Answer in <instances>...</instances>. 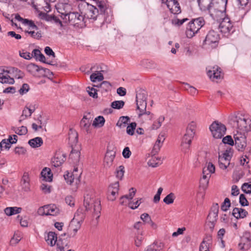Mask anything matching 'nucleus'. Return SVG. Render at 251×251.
I'll return each instance as SVG.
<instances>
[{
    "instance_id": "1",
    "label": "nucleus",
    "mask_w": 251,
    "mask_h": 251,
    "mask_svg": "<svg viewBox=\"0 0 251 251\" xmlns=\"http://www.w3.org/2000/svg\"><path fill=\"white\" fill-rule=\"evenodd\" d=\"M79 12L83 16L86 23L87 20L96 22L98 27H101L105 23H109L112 19L111 16L105 18L103 14H99V10L96 6L83 1L78 6Z\"/></svg>"
},
{
    "instance_id": "2",
    "label": "nucleus",
    "mask_w": 251,
    "mask_h": 251,
    "mask_svg": "<svg viewBox=\"0 0 251 251\" xmlns=\"http://www.w3.org/2000/svg\"><path fill=\"white\" fill-rule=\"evenodd\" d=\"M84 206L85 208L84 210L82 207L79 208L75 213L74 218L72 220V223L75 222V220L78 224L83 222L85 218V211L91 210L93 208V212L97 216L96 219L100 217L99 215L101 210L100 202L98 199L94 200L88 195L84 197Z\"/></svg>"
},
{
    "instance_id": "3",
    "label": "nucleus",
    "mask_w": 251,
    "mask_h": 251,
    "mask_svg": "<svg viewBox=\"0 0 251 251\" xmlns=\"http://www.w3.org/2000/svg\"><path fill=\"white\" fill-rule=\"evenodd\" d=\"M227 2V0H211L208 6L210 15L213 19L220 21L225 16Z\"/></svg>"
},
{
    "instance_id": "4",
    "label": "nucleus",
    "mask_w": 251,
    "mask_h": 251,
    "mask_svg": "<svg viewBox=\"0 0 251 251\" xmlns=\"http://www.w3.org/2000/svg\"><path fill=\"white\" fill-rule=\"evenodd\" d=\"M61 17L64 22L68 23L72 25L77 27H83L86 26V22L81 12H67L59 11Z\"/></svg>"
},
{
    "instance_id": "5",
    "label": "nucleus",
    "mask_w": 251,
    "mask_h": 251,
    "mask_svg": "<svg viewBox=\"0 0 251 251\" xmlns=\"http://www.w3.org/2000/svg\"><path fill=\"white\" fill-rule=\"evenodd\" d=\"M205 22L202 17L192 19L189 23L186 31V35L189 38L193 37L195 34L205 25Z\"/></svg>"
},
{
    "instance_id": "6",
    "label": "nucleus",
    "mask_w": 251,
    "mask_h": 251,
    "mask_svg": "<svg viewBox=\"0 0 251 251\" xmlns=\"http://www.w3.org/2000/svg\"><path fill=\"white\" fill-rule=\"evenodd\" d=\"M219 208V206L218 203L214 204L212 206L207 217L206 227L207 228H208L211 232H213L217 222Z\"/></svg>"
},
{
    "instance_id": "7",
    "label": "nucleus",
    "mask_w": 251,
    "mask_h": 251,
    "mask_svg": "<svg viewBox=\"0 0 251 251\" xmlns=\"http://www.w3.org/2000/svg\"><path fill=\"white\" fill-rule=\"evenodd\" d=\"M209 129L215 138L221 139L226 134V126L218 121H214L210 126Z\"/></svg>"
},
{
    "instance_id": "8",
    "label": "nucleus",
    "mask_w": 251,
    "mask_h": 251,
    "mask_svg": "<svg viewBox=\"0 0 251 251\" xmlns=\"http://www.w3.org/2000/svg\"><path fill=\"white\" fill-rule=\"evenodd\" d=\"M220 40V35L215 30L211 29L207 34L203 44L208 45L212 48H215L218 46Z\"/></svg>"
},
{
    "instance_id": "9",
    "label": "nucleus",
    "mask_w": 251,
    "mask_h": 251,
    "mask_svg": "<svg viewBox=\"0 0 251 251\" xmlns=\"http://www.w3.org/2000/svg\"><path fill=\"white\" fill-rule=\"evenodd\" d=\"M223 20L219 25V28L222 33L224 34L228 33L230 34L235 31L233 24L231 23L229 19L227 17H223Z\"/></svg>"
},
{
    "instance_id": "10",
    "label": "nucleus",
    "mask_w": 251,
    "mask_h": 251,
    "mask_svg": "<svg viewBox=\"0 0 251 251\" xmlns=\"http://www.w3.org/2000/svg\"><path fill=\"white\" fill-rule=\"evenodd\" d=\"M234 135L235 145L239 151H243L247 146L246 137L244 133L239 132Z\"/></svg>"
},
{
    "instance_id": "11",
    "label": "nucleus",
    "mask_w": 251,
    "mask_h": 251,
    "mask_svg": "<svg viewBox=\"0 0 251 251\" xmlns=\"http://www.w3.org/2000/svg\"><path fill=\"white\" fill-rule=\"evenodd\" d=\"M206 70H207V75L212 81H215L223 77L221 75V69L217 66L212 67H208L206 68Z\"/></svg>"
},
{
    "instance_id": "12",
    "label": "nucleus",
    "mask_w": 251,
    "mask_h": 251,
    "mask_svg": "<svg viewBox=\"0 0 251 251\" xmlns=\"http://www.w3.org/2000/svg\"><path fill=\"white\" fill-rule=\"evenodd\" d=\"M235 122L237 125V128L239 132L244 133L248 131H251V124L249 127L247 126L245 118L236 117L235 118Z\"/></svg>"
},
{
    "instance_id": "13",
    "label": "nucleus",
    "mask_w": 251,
    "mask_h": 251,
    "mask_svg": "<svg viewBox=\"0 0 251 251\" xmlns=\"http://www.w3.org/2000/svg\"><path fill=\"white\" fill-rule=\"evenodd\" d=\"M166 4L172 13L178 14L181 12L180 7L177 0H166Z\"/></svg>"
},
{
    "instance_id": "14",
    "label": "nucleus",
    "mask_w": 251,
    "mask_h": 251,
    "mask_svg": "<svg viewBox=\"0 0 251 251\" xmlns=\"http://www.w3.org/2000/svg\"><path fill=\"white\" fill-rule=\"evenodd\" d=\"M194 136V135H191V133L187 132H186V133L184 135L181 142V146L182 147L184 152H186L187 150H189Z\"/></svg>"
},
{
    "instance_id": "15",
    "label": "nucleus",
    "mask_w": 251,
    "mask_h": 251,
    "mask_svg": "<svg viewBox=\"0 0 251 251\" xmlns=\"http://www.w3.org/2000/svg\"><path fill=\"white\" fill-rule=\"evenodd\" d=\"M115 156V151H107L104 158V167L109 168L112 165Z\"/></svg>"
},
{
    "instance_id": "16",
    "label": "nucleus",
    "mask_w": 251,
    "mask_h": 251,
    "mask_svg": "<svg viewBox=\"0 0 251 251\" xmlns=\"http://www.w3.org/2000/svg\"><path fill=\"white\" fill-rule=\"evenodd\" d=\"M30 179L27 172H24L21 180V185L22 189L27 192L30 190Z\"/></svg>"
},
{
    "instance_id": "17",
    "label": "nucleus",
    "mask_w": 251,
    "mask_h": 251,
    "mask_svg": "<svg viewBox=\"0 0 251 251\" xmlns=\"http://www.w3.org/2000/svg\"><path fill=\"white\" fill-rule=\"evenodd\" d=\"M96 7L98 8L99 14H103L105 18H107L108 16H111L108 14V9L104 1L98 0L96 1Z\"/></svg>"
},
{
    "instance_id": "18",
    "label": "nucleus",
    "mask_w": 251,
    "mask_h": 251,
    "mask_svg": "<svg viewBox=\"0 0 251 251\" xmlns=\"http://www.w3.org/2000/svg\"><path fill=\"white\" fill-rule=\"evenodd\" d=\"M91 122V121L90 120V118H88L86 116L84 115L80 122V126L81 128L85 130L88 133L91 132L90 128Z\"/></svg>"
},
{
    "instance_id": "19",
    "label": "nucleus",
    "mask_w": 251,
    "mask_h": 251,
    "mask_svg": "<svg viewBox=\"0 0 251 251\" xmlns=\"http://www.w3.org/2000/svg\"><path fill=\"white\" fill-rule=\"evenodd\" d=\"M248 212L244 209L235 207L233 209L232 215L237 219L244 218L247 216Z\"/></svg>"
},
{
    "instance_id": "20",
    "label": "nucleus",
    "mask_w": 251,
    "mask_h": 251,
    "mask_svg": "<svg viewBox=\"0 0 251 251\" xmlns=\"http://www.w3.org/2000/svg\"><path fill=\"white\" fill-rule=\"evenodd\" d=\"M66 159V155L64 154H56L52 159V166L57 167L61 165Z\"/></svg>"
},
{
    "instance_id": "21",
    "label": "nucleus",
    "mask_w": 251,
    "mask_h": 251,
    "mask_svg": "<svg viewBox=\"0 0 251 251\" xmlns=\"http://www.w3.org/2000/svg\"><path fill=\"white\" fill-rule=\"evenodd\" d=\"M45 208H46L47 216H56L60 212L59 209L55 204H50L45 205Z\"/></svg>"
},
{
    "instance_id": "22",
    "label": "nucleus",
    "mask_w": 251,
    "mask_h": 251,
    "mask_svg": "<svg viewBox=\"0 0 251 251\" xmlns=\"http://www.w3.org/2000/svg\"><path fill=\"white\" fill-rule=\"evenodd\" d=\"M45 239L47 243L51 246H53L56 244L58 239L57 234L54 232L50 231L45 237Z\"/></svg>"
},
{
    "instance_id": "23",
    "label": "nucleus",
    "mask_w": 251,
    "mask_h": 251,
    "mask_svg": "<svg viewBox=\"0 0 251 251\" xmlns=\"http://www.w3.org/2000/svg\"><path fill=\"white\" fill-rule=\"evenodd\" d=\"M1 71L2 72H1V75H2L1 76V83L14 84L15 82L14 78L7 74L9 73V71H5L4 69Z\"/></svg>"
},
{
    "instance_id": "24",
    "label": "nucleus",
    "mask_w": 251,
    "mask_h": 251,
    "mask_svg": "<svg viewBox=\"0 0 251 251\" xmlns=\"http://www.w3.org/2000/svg\"><path fill=\"white\" fill-rule=\"evenodd\" d=\"M68 140L69 144L73 147L78 142V134L75 131L72 129L69 132Z\"/></svg>"
},
{
    "instance_id": "25",
    "label": "nucleus",
    "mask_w": 251,
    "mask_h": 251,
    "mask_svg": "<svg viewBox=\"0 0 251 251\" xmlns=\"http://www.w3.org/2000/svg\"><path fill=\"white\" fill-rule=\"evenodd\" d=\"M28 144L33 148H36L41 147L43 141L41 137H37L28 141Z\"/></svg>"
},
{
    "instance_id": "26",
    "label": "nucleus",
    "mask_w": 251,
    "mask_h": 251,
    "mask_svg": "<svg viewBox=\"0 0 251 251\" xmlns=\"http://www.w3.org/2000/svg\"><path fill=\"white\" fill-rule=\"evenodd\" d=\"M41 175L46 181L51 182L52 180V174L51 170L49 168H45L43 169L41 173Z\"/></svg>"
},
{
    "instance_id": "27",
    "label": "nucleus",
    "mask_w": 251,
    "mask_h": 251,
    "mask_svg": "<svg viewBox=\"0 0 251 251\" xmlns=\"http://www.w3.org/2000/svg\"><path fill=\"white\" fill-rule=\"evenodd\" d=\"M73 224L71 222L68 228V237L69 238L74 237L80 226V224H78L77 227H74Z\"/></svg>"
},
{
    "instance_id": "28",
    "label": "nucleus",
    "mask_w": 251,
    "mask_h": 251,
    "mask_svg": "<svg viewBox=\"0 0 251 251\" xmlns=\"http://www.w3.org/2000/svg\"><path fill=\"white\" fill-rule=\"evenodd\" d=\"M22 211V208L17 207H8L4 209V213L6 215L11 216L15 214H18Z\"/></svg>"
},
{
    "instance_id": "29",
    "label": "nucleus",
    "mask_w": 251,
    "mask_h": 251,
    "mask_svg": "<svg viewBox=\"0 0 251 251\" xmlns=\"http://www.w3.org/2000/svg\"><path fill=\"white\" fill-rule=\"evenodd\" d=\"M230 161L228 159L222 157V155H219L218 163L219 167L221 169L223 170L226 169L230 164Z\"/></svg>"
},
{
    "instance_id": "30",
    "label": "nucleus",
    "mask_w": 251,
    "mask_h": 251,
    "mask_svg": "<svg viewBox=\"0 0 251 251\" xmlns=\"http://www.w3.org/2000/svg\"><path fill=\"white\" fill-rule=\"evenodd\" d=\"M136 102L146 101L147 93L144 90H140L136 94Z\"/></svg>"
},
{
    "instance_id": "31",
    "label": "nucleus",
    "mask_w": 251,
    "mask_h": 251,
    "mask_svg": "<svg viewBox=\"0 0 251 251\" xmlns=\"http://www.w3.org/2000/svg\"><path fill=\"white\" fill-rule=\"evenodd\" d=\"M103 72V71H101ZM97 73H94L90 75V80L93 82H96L97 81H100L104 79L103 75L101 73L100 71H97Z\"/></svg>"
},
{
    "instance_id": "32",
    "label": "nucleus",
    "mask_w": 251,
    "mask_h": 251,
    "mask_svg": "<svg viewBox=\"0 0 251 251\" xmlns=\"http://www.w3.org/2000/svg\"><path fill=\"white\" fill-rule=\"evenodd\" d=\"M11 140H12V135H9V138L7 139L2 140L1 141V151L3 148L7 150L9 149L11 145L13 144Z\"/></svg>"
},
{
    "instance_id": "33",
    "label": "nucleus",
    "mask_w": 251,
    "mask_h": 251,
    "mask_svg": "<svg viewBox=\"0 0 251 251\" xmlns=\"http://www.w3.org/2000/svg\"><path fill=\"white\" fill-rule=\"evenodd\" d=\"M41 66H39L34 63H30L26 67L27 71L31 73L34 74L41 71Z\"/></svg>"
},
{
    "instance_id": "34",
    "label": "nucleus",
    "mask_w": 251,
    "mask_h": 251,
    "mask_svg": "<svg viewBox=\"0 0 251 251\" xmlns=\"http://www.w3.org/2000/svg\"><path fill=\"white\" fill-rule=\"evenodd\" d=\"M137 109L139 110L140 113L138 114V117H140L144 114L143 112L145 111L147 107L146 101L136 102Z\"/></svg>"
},
{
    "instance_id": "35",
    "label": "nucleus",
    "mask_w": 251,
    "mask_h": 251,
    "mask_svg": "<svg viewBox=\"0 0 251 251\" xmlns=\"http://www.w3.org/2000/svg\"><path fill=\"white\" fill-rule=\"evenodd\" d=\"M105 123V119L103 116H99L96 118L92 124L93 126L95 127H102Z\"/></svg>"
},
{
    "instance_id": "36",
    "label": "nucleus",
    "mask_w": 251,
    "mask_h": 251,
    "mask_svg": "<svg viewBox=\"0 0 251 251\" xmlns=\"http://www.w3.org/2000/svg\"><path fill=\"white\" fill-rule=\"evenodd\" d=\"M41 71H43V73H41L40 75H35L38 77H48L50 78L51 76L53 75V73L51 72L49 69L41 67Z\"/></svg>"
},
{
    "instance_id": "37",
    "label": "nucleus",
    "mask_w": 251,
    "mask_h": 251,
    "mask_svg": "<svg viewBox=\"0 0 251 251\" xmlns=\"http://www.w3.org/2000/svg\"><path fill=\"white\" fill-rule=\"evenodd\" d=\"M129 120L130 119L129 117L122 116L119 118L116 125L120 128H122L123 126H126Z\"/></svg>"
},
{
    "instance_id": "38",
    "label": "nucleus",
    "mask_w": 251,
    "mask_h": 251,
    "mask_svg": "<svg viewBox=\"0 0 251 251\" xmlns=\"http://www.w3.org/2000/svg\"><path fill=\"white\" fill-rule=\"evenodd\" d=\"M80 154V152L79 151L73 149L69 155V158L74 159V163H76L79 161Z\"/></svg>"
},
{
    "instance_id": "39",
    "label": "nucleus",
    "mask_w": 251,
    "mask_h": 251,
    "mask_svg": "<svg viewBox=\"0 0 251 251\" xmlns=\"http://www.w3.org/2000/svg\"><path fill=\"white\" fill-rule=\"evenodd\" d=\"M175 198L176 197L175 194L173 193H170L164 198L163 199V202L167 204H170L174 202Z\"/></svg>"
},
{
    "instance_id": "40",
    "label": "nucleus",
    "mask_w": 251,
    "mask_h": 251,
    "mask_svg": "<svg viewBox=\"0 0 251 251\" xmlns=\"http://www.w3.org/2000/svg\"><path fill=\"white\" fill-rule=\"evenodd\" d=\"M125 173V167L123 165L119 166L116 171V176L118 179L122 180Z\"/></svg>"
},
{
    "instance_id": "41",
    "label": "nucleus",
    "mask_w": 251,
    "mask_h": 251,
    "mask_svg": "<svg viewBox=\"0 0 251 251\" xmlns=\"http://www.w3.org/2000/svg\"><path fill=\"white\" fill-rule=\"evenodd\" d=\"M165 120V117L163 116H160L156 121L154 122L152 125V128L153 129H157L159 128L161 126L162 123L164 122Z\"/></svg>"
},
{
    "instance_id": "42",
    "label": "nucleus",
    "mask_w": 251,
    "mask_h": 251,
    "mask_svg": "<svg viewBox=\"0 0 251 251\" xmlns=\"http://www.w3.org/2000/svg\"><path fill=\"white\" fill-rule=\"evenodd\" d=\"M124 105L125 102L123 100H115L111 103V106L114 109H120L124 107Z\"/></svg>"
},
{
    "instance_id": "43",
    "label": "nucleus",
    "mask_w": 251,
    "mask_h": 251,
    "mask_svg": "<svg viewBox=\"0 0 251 251\" xmlns=\"http://www.w3.org/2000/svg\"><path fill=\"white\" fill-rule=\"evenodd\" d=\"M243 242V243H240L238 244L239 249L241 251H247L251 248V244L249 242Z\"/></svg>"
},
{
    "instance_id": "44",
    "label": "nucleus",
    "mask_w": 251,
    "mask_h": 251,
    "mask_svg": "<svg viewBox=\"0 0 251 251\" xmlns=\"http://www.w3.org/2000/svg\"><path fill=\"white\" fill-rule=\"evenodd\" d=\"M211 232H209L208 233H207L204 238L203 239V240L201 242H204V243L209 245L210 246H211L212 243V235L211 234Z\"/></svg>"
},
{
    "instance_id": "45",
    "label": "nucleus",
    "mask_w": 251,
    "mask_h": 251,
    "mask_svg": "<svg viewBox=\"0 0 251 251\" xmlns=\"http://www.w3.org/2000/svg\"><path fill=\"white\" fill-rule=\"evenodd\" d=\"M136 127V123L133 122L130 123L126 128V133L129 135H133Z\"/></svg>"
},
{
    "instance_id": "46",
    "label": "nucleus",
    "mask_w": 251,
    "mask_h": 251,
    "mask_svg": "<svg viewBox=\"0 0 251 251\" xmlns=\"http://www.w3.org/2000/svg\"><path fill=\"white\" fill-rule=\"evenodd\" d=\"M233 150L231 148H229L227 149L221 155H222V157L228 159V160H230L233 155Z\"/></svg>"
},
{
    "instance_id": "47",
    "label": "nucleus",
    "mask_w": 251,
    "mask_h": 251,
    "mask_svg": "<svg viewBox=\"0 0 251 251\" xmlns=\"http://www.w3.org/2000/svg\"><path fill=\"white\" fill-rule=\"evenodd\" d=\"M37 60H39L40 62H42L43 63L48 64H49V65H50L52 66H58V64L57 63H55V62L53 61H47L46 60V58H45L44 55L43 54H42V53L39 55Z\"/></svg>"
},
{
    "instance_id": "48",
    "label": "nucleus",
    "mask_w": 251,
    "mask_h": 251,
    "mask_svg": "<svg viewBox=\"0 0 251 251\" xmlns=\"http://www.w3.org/2000/svg\"><path fill=\"white\" fill-rule=\"evenodd\" d=\"M196 127V124L194 122H192L188 125L186 132L191 133V135H195Z\"/></svg>"
},
{
    "instance_id": "49",
    "label": "nucleus",
    "mask_w": 251,
    "mask_h": 251,
    "mask_svg": "<svg viewBox=\"0 0 251 251\" xmlns=\"http://www.w3.org/2000/svg\"><path fill=\"white\" fill-rule=\"evenodd\" d=\"M230 205L231 203L230 200L228 198H226L221 205V210L224 211H226L230 207Z\"/></svg>"
},
{
    "instance_id": "50",
    "label": "nucleus",
    "mask_w": 251,
    "mask_h": 251,
    "mask_svg": "<svg viewBox=\"0 0 251 251\" xmlns=\"http://www.w3.org/2000/svg\"><path fill=\"white\" fill-rule=\"evenodd\" d=\"M15 133L19 135H25L27 133V128L25 126H21L18 128H17L16 130H14Z\"/></svg>"
},
{
    "instance_id": "51",
    "label": "nucleus",
    "mask_w": 251,
    "mask_h": 251,
    "mask_svg": "<svg viewBox=\"0 0 251 251\" xmlns=\"http://www.w3.org/2000/svg\"><path fill=\"white\" fill-rule=\"evenodd\" d=\"M197 1L201 9L204 10L206 8L208 10V5L210 3V0H197Z\"/></svg>"
},
{
    "instance_id": "52",
    "label": "nucleus",
    "mask_w": 251,
    "mask_h": 251,
    "mask_svg": "<svg viewBox=\"0 0 251 251\" xmlns=\"http://www.w3.org/2000/svg\"><path fill=\"white\" fill-rule=\"evenodd\" d=\"M242 190L246 194L251 193V183H244L241 187Z\"/></svg>"
},
{
    "instance_id": "53",
    "label": "nucleus",
    "mask_w": 251,
    "mask_h": 251,
    "mask_svg": "<svg viewBox=\"0 0 251 251\" xmlns=\"http://www.w3.org/2000/svg\"><path fill=\"white\" fill-rule=\"evenodd\" d=\"M222 142L224 144H228L230 146H233L234 144V141L230 135H227L224 137Z\"/></svg>"
},
{
    "instance_id": "54",
    "label": "nucleus",
    "mask_w": 251,
    "mask_h": 251,
    "mask_svg": "<svg viewBox=\"0 0 251 251\" xmlns=\"http://www.w3.org/2000/svg\"><path fill=\"white\" fill-rule=\"evenodd\" d=\"M239 203L242 206H248L249 203L244 194H241L239 197Z\"/></svg>"
},
{
    "instance_id": "55",
    "label": "nucleus",
    "mask_w": 251,
    "mask_h": 251,
    "mask_svg": "<svg viewBox=\"0 0 251 251\" xmlns=\"http://www.w3.org/2000/svg\"><path fill=\"white\" fill-rule=\"evenodd\" d=\"M111 87V83L107 81H102L100 85V87L104 90L105 91H108L110 90Z\"/></svg>"
},
{
    "instance_id": "56",
    "label": "nucleus",
    "mask_w": 251,
    "mask_h": 251,
    "mask_svg": "<svg viewBox=\"0 0 251 251\" xmlns=\"http://www.w3.org/2000/svg\"><path fill=\"white\" fill-rule=\"evenodd\" d=\"M29 34L31 35V36L36 39H40L42 37V33L41 31H38L37 32H35L34 31H26Z\"/></svg>"
},
{
    "instance_id": "57",
    "label": "nucleus",
    "mask_w": 251,
    "mask_h": 251,
    "mask_svg": "<svg viewBox=\"0 0 251 251\" xmlns=\"http://www.w3.org/2000/svg\"><path fill=\"white\" fill-rule=\"evenodd\" d=\"M156 160H160V158H157L156 157H152L151 159H150L148 162V164L149 166H151L152 167H156L159 166L160 163L157 162H156Z\"/></svg>"
},
{
    "instance_id": "58",
    "label": "nucleus",
    "mask_w": 251,
    "mask_h": 251,
    "mask_svg": "<svg viewBox=\"0 0 251 251\" xmlns=\"http://www.w3.org/2000/svg\"><path fill=\"white\" fill-rule=\"evenodd\" d=\"M87 92L90 96L93 97V98H98V94L97 93V90L94 88H90V87H88L87 88Z\"/></svg>"
},
{
    "instance_id": "59",
    "label": "nucleus",
    "mask_w": 251,
    "mask_h": 251,
    "mask_svg": "<svg viewBox=\"0 0 251 251\" xmlns=\"http://www.w3.org/2000/svg\"><path fill=\"white\" fill-rule=\"evenodd\" d=\"M188 21V18H184L182 20H180L178 19H174L172 20V23L177 26H180L181 25L185 22Z\"/></svg>"
},
{
    "instance_id": "60",
    "label": "nucleus",
    "mask_w": 251,
    "mask_h": 251,
    "mask_svg": "<svg viewBox=\"0 0 251 251\" xmlns=\"http://www.w3.org/2000/svg\"><path fill=\"white\" fill-rule=\"evenodd\" d=\"M29 90V85L27 83H24L23 84L22 87L19 90V92L21 95H23L27 93Z\"/></svg>"
},
{
    "instance_id": "61",
    "label": "nucleus",
    "mask_w": 251,
    "mask_h": 251,
    "mask_svg": "<svg viewBox=\"0 0 251 251\" xmlns=\"http://www.w3.org/2000/svg\"><path fill=\"white\" fill-rule=\"evenodd\" d=\"M14 73L15 77L18 79H22L25 76L24 73L17 68L14 69Z\"/></svg>"
},
{
    "instance_id": "62",
    "label": "nucleus",
    "mask_w": 251,
    "mask_h": 251,
    "mask_svg": "<svg viewBox=\"0 0 251 251\" xmlns=\"http://www.w3.org/2000/svg\"><path fill=\"white\" fill-rule=\"evenodd\" d=\"M73 175L71 173H67L64 175L65 179L66 180L67 183L71 184L74 181V177Z\"/></svg>"
},
{
    "instance_id": "63",
    "label": "nucleus",
    "mask_w": 251,
    "mask_h": 251,
    "mask_svg": "<svg viewBox=\"0 0 251 251\" xmlns=\"http://www.w3.org/2000/svg\"><path fill=\"white\" fill-rule=\"evenodd\" d=\"M119 189V183L118 181H116L114 183L111 184L108 188V191H110L111 190L115 191L116 192H118Z\"/></svg>"
},
{
    "instance_id": "64",
    "label": "nucleus",
    "mask_w": 251,
    "mask_h": 251,
    "mask_svg": "<svg viewBox=\"0 0 251 251\" xmlns=\"http://www.w3.org/2000/svg\"><path fill=\"white\" fill-rule=\"evenodd\" d=\"M211 246L204 243V242H201L200 247V251H209V248Z\"/></svg>"
}]
</instances>
